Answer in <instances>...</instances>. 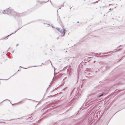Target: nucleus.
I'll return each mask as SVG.
<instances>
[{"label": "nucleus", "mask_w": 125, "mask_h": 125, "mask_svg": "<svg viewBox=\"0 0 125 125\" xmlns=\"http://www.w3.org/2000/svg\"><path fill=\"white\" fill-rule=\"evenodd\" d=\"M56 29H57L58 31H59V32H61L62 34H63V36L65 35V30L64 29H60L59 28H56Z\"/></svg>", "instance_id": "obj_1"}, {"label": "nucleus", "mask_w": 125, "mask_h": 125, "mask_svg": "<svg viewBox=\"0 0 125 125\" xmlns=\"http://www.w3.org/2000/svg\"><path fill=\"white\" fill-rule=\"evenodd\" d=\"M103 94H101V95H100L98 97L99 98V97H100L103 96Z\"/></svg>", "instance_id": "obj_2"}, {"label": "nucleus", "mask_w": 125, "mask_h": 125, "mask_svg": "<svg viewBox=\"0 0 125 125\" xmlns=\"http://www.w3.org/2000/svg\"><path fill=\"white\" fill-rule=\"evenodd\" d=\"M58 39V38H57V39Z\"/></svg>", "instance_id": "obj_3"}, {"label": "nucleus", "mask_w": 125, "mask_h": 125, "mask_svg": "<svg viewBox=\"0 0 125 125\" xmlns=\"http://www.w3.org/2000/svg\"><path fill=\"white\" fill-rule=\"evenodd\" d=\"M10 36V35H8V36H7V37H8V36Z\"/></svg>", "instance_id": "obj_4"}, {"label": "nucleus", "mask_w": 125, "mask_h": 125, "mask_svg": "<svg viewBox=\"0 0 125 125\" xmlns=\"http://www.w3.org/2000/svg\"><path fill=\"white\" fill-rule=\"evenodd\" d=\"M79 21H78L77 22V23H79Z\"/></svg>", "instance_id": "obj_5"}, {"label": "nucleus", "mask_w": 125, "mask_h": 125, "mask_svg": "<svg viewBox=\"0 0 125 125\" xmlns=\"http://www.w3.org/2000/svg\"><path fill=\"white\" fill-rule=\"evenodd\" d=\"M49 0H48V1Z\"/></svg>", "instance_id": "obj_6"}]
</instances>
